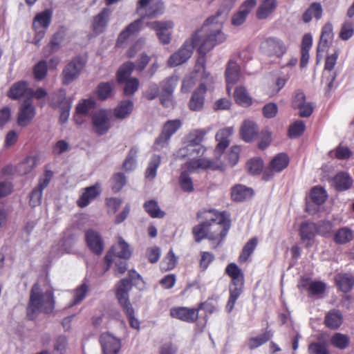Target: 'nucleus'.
<instances>
[{"mask_svg":"<svg viewBox=\"0 0 354 354\" xmlns=\"http://www.w3.org/2000/svg\"><path fill=\"white\" fill-rule=\"evenodd\" d=\"M227 14V11L219 10L214 16L209 17L201 28L196 30L190 39L185 40L178 51L170 56L168 65L174 67L186 62L191 57L194 47L198 46V52L201 55L198 63L204 66L205 55L226 39L222 29Z\"/></svg>","mask_w":354,"mask_h":354,"instance_id":"obj_1","label":"nucleus"},{"mask_svg":"<svg viewBox=\"0 0 354 354\" xmlns=\"http://www.w3.org/2000/svg\"><path fill=\"white\" fill-rule=\"evenodd\" d=\"M207 212V221L203 222L192 229V233L196 242L199 243L203 239L209 240L223 239L225 237L230 227V221L227 219L224 212H220L210 209Z\"/></svg>","mask_w":354,"mask_h":354,"instance_id":"obj_2","label":"nucleus"},{"mask_svg":"<svg viewBox=\"0 0 354 354\" xmlns=\"http://www.w3.org/2000/svg\"><path fill=\"white\" fill-rule=\"evenodd\" d=\"M141 282V275L134 270H131L128 277L121 279L116 286V297L128 317L130 326L135 329H139L140 322L134 317V310L129 299V292L132 286H138Z\"/></svg>","mask_w":354,"mask_h":354,"instance_id":"obj_3","label":"nucleus"},{"mask_svg":"<svg viewBox=\"0 0 354 354\" xmlns=\"http://www.w3.org/2000/svg\"><path fill=\"white\" fill-rule=\"evenodd\" d=\"M55 298L52 290L43 293L38 283H35L31 289L30 299L27 307V315L33 319L40 312L50 313L55 308Z\"/></svg>","mask_w":354,"mask_h":354,"instance_id":"obj_4","label":"nucleus"},{"mask_svg":"<svg viewBox=\"0 0 354 354\" xmlns=\"http://www.w3.org/2000/svg\"><path fill=\"white\" fill-rule=\"evenodd\" d=\"M131 254L132 250L130 245L120 236L118 243L111 247L104 257L106 264L105 271L110 268L112 263L114 261V258L129 259Z\"/></svg>","mask_w":354,"mask_h":354,"instance_id":"obj_5","label":"nucleus"},{"mask_svg":"<svg viewBox=\"0 0 354 354\" xmlns=\"http://www.w3.org/2000/svg\"><path fill=\"white\" fill-rule=\"evenodd\" d=\"M182 122L180 120H171L166 122L159 136L153 144L154 150H160L168 145L171 137L180 128Z\"/></svg>","mask_w":354,"mask_h":354,"instance_id":"obj_6","label":"nucleus"},{"mask_svg":"<svg viewBox=\"0 0 354 354\" xmlns=\"http://www.w3.org/2000/svg\"><path fill=\"white\" fill-rule=\"evenodd\" d=\"M84 66L85 63L80 57L68 62L61 74L62 84L68 85L77 80Z\"/></svg>","mask_w":354,"mask_h":354,"instance_id":"obj_7","label":"nucleus"},{"mask_svg":"<svg viewBox=\"0 0 354 354\" xmlns=\"http://www.w3.org/2000/svg\"><path fill=\"white\" fill-rule=\"evenodd\" d=\"M147 26L156 31L159 41L165 45L171 40L172 29L174 24L172 21H153L147 23Z\"/></svg>","mask_w":354,"mask_h":354,"instance_id":"obj_8","label":"nucleus"},{"mask_svg":"<svg viewBox=\"0 0 354 354\" xmlns=\"http://www.w3.org/2000/svg\"><path fill=\"white\" fill-rule=\"evenodd\" d=\"M262 51L268 56H282L286 51L284 43L279 39L269 37L265 39L261 45Z\"/></svg>","mask_w":354,"mask_h":354,"instance_id":"obj_9","label":"nucleus"},{"mask_svg":"<svg viewBox=\"0 0 354 354\" xmlns=\"http://www.w3.org/2000/svg\"><path fill=\"white\" fill-rule=\"evenodd\" d=\"M100 342L103 354H118L121 348L120 339L109 333L100 335Z\"/></svg>","mask_w":354,"mask_h":354,"instance_id":"obj_10","label":"nucleus"},{"mask_svg":"<svg viewBox=\"0 0 354 354\" xmlns=\"http://www.w3.org/2000/svg\"><path fill=\"white\" fill-rule=\"evenodd\" d=\"M170 315L187 323H194L198 318V309L187 307H174L170 309Z\"/></svg>","mask_w":354,"mask_h":354,"instance_id":"obj_11","label":"nucleus"},{"mask_svg":"<svg viewBox=\"0 0 354 354\" xmlns=\"http://www.w3.org/2000/svg\"><path fill=\"white\" fill-rule=\"evenodd\" d=\"M35 108L30 100H25L21 105L17 117V124L19 127H26L35 115Z\"/></svg>","mask_w":354,"mask_h":354,"instance_id":"obj_12","label":"nucleus"},{"mask_svg":"<svg viewBox=\"0 0 354 354\" xmlns=\"http://www.w3.org/2000/svg\"><path fill=\"white\" fill-rule=\"evenodd\" d=\"M95 131L99 135L106 133L111 127L109 119L105 110L96 111L92 116Z\"/></svg>","mask_w":354,"mask_h":354,"instance_id":"obj_13","label":"nucleus"},{"mask_svg":"<svg viewBox=\"0 0 354 354\" xmlns=\"http://www.w3.org/2000/svg\"><path fill=\"white\" fill-rule=\"evenodd\" d=\"M85 240L88 248L95 254L100 255L104 250V242L100 233L94 230H88L85 232Z\"/></svg>","mask_w":354,"mask_h":354,"instance_id":"obj_14","label":"nucleus"},{"mask_svg":"<svg viewBox=\"0 0 354 354\" xmlns=\"http://www.w3.org/2000/svg\"><path fill=\"white\" fill-rule=\"evenodd\" d=\"M31 93V88L29 87L28 83L26 81L21 80L12 85L7 93V96L12 100L26 97V100H29Z\"/></svg>","mask_w":354,"mask_h":354,"instance_id":"obj_15","label":"nucleus"},{"mask_svg":"<svg viewBox=\"0 0 354 354\" xmlns=\"http://www.w3.org/2000/svg\"><path fill=\"white\" fill-rule=\"evenodd\" d=\"M333 38V25L331 23H326L322 28V34L317 48V58L320 59L322 53L329 47V41Z\"/></svg>","mask_w":354,"mask_h":354,"instance_id":"obj_16","label":"nucleus"},{"mask_svg":"<svg viewBox=\"0 0 354 354\" xmlns=\"http://www.w3.org/2000/svg\"><path fill=\"white\" fill-rule=\"evenodd\" d=\"M244 280L231 281L229 287L230 297L225 306L227 313H231L234 308L236 300L243 291Z\"/></svg>","mask_w":354,"mask_h":354,"instance_id":"obj_17","label":"nucleus"},{"mask_svg":"<svg viewBox=\"0 0 354 354\" xmlns=\"http://www.w3.org/2000/svg\"><path fill=\"white\" fill-rule=\"evenodd\" d=\"M207 87L205 84H201L193 92L188 104L190 110L193 111H200L203 109L205 103V95Z\"/></svg>","mask_w":354,"mask_h":354,"instance_id":"obj_18","label":"nucleus"},{"mask_svg":"<svg viewBox=\"0 0 354 354\" xmlns=\"http://www.w3.org/2000/svg\"><path fill=\"white\" fill-rule=\"evenodd\" d=\"M110 15V9L104 8L99 14L93 17L92 28L95 34H101L105 30L109 21Z\"/></svg>","mask_w":354,"mask_h":354,"instance_id":"obj_19","label":"nucleus"},{"mask_svg":"<svg viewBox=\"0 0 354 354\" xmlns=\"http://www.w3.org/2000/svg\"><path fill=\"white\" fill-rule=\"evenodd\" d=\"M256 4V0H245L240 7L239 11L232 16V24L236 26L243 24L245 22L248 15Z\"/></svg>","mask_w":354,"mask_h":354,"instance_id":"obj_20","label":"nucleus"},{"mask_svg":"<svg viewBox=\"0 0 354 354\" xmlns=\"http://www.w3.org/2000/svg\"><path fill=\"white\" fill-rule=\"evenodd\" d=\"M225 76L227 84V90H229L230 84L233 85L239 80L241 77V68L234 60L231 59L227 62Z\"/></svg>","mask_w":354,"mask_h":354,"instance_id":"obj_21","label":"nucleus"},{"mask_svg":"<svg viewBox=\"0 0 354 354\" xmlns=\"http://www.w3.org/2000/svg\"><path fill=\"white\" fill-rule=\"evenodd\" d=\"M100 193L101 189L98 184L86 187L84 192L77 201L78 206L80 207H86L90 202L99 196Z\"/></svg>","mask_w":354,"mask_h":354,"instance_id":"obj_22","label":"nucleus"},{"mask_svg":"<svg viewBox=\"0 0 354 354\" xmlns=\"http://www.w3.org/2000/svg\"><path fill=\"white\" fill-rule=\"evenodd\" d=\"M145 17H142L129 24L119 35L118 43H122L131 35L138 33L142 27Z\"/></svg>","mask_w":354,"mask_h":354,"instance_id":"obj_23","label":"nucleus"},{"mask_svg":"<svg viewBox=\"0 0 354 354\" xmlns=\"http://www.w3.org/2000/svg\"><path fill=\"white\" fill-rule=\"evenodd\" d=\"M234 132L233 127H225L220 129L216 134V140L218 144L216 147V151L222 153L230 145L229 138Z\"/></svg>","mask_w":354,"mask_h":354,"instance_id":"obj_24","label":"nucleus"},{"mask_svg":"<svg viewBox=\"0 0 354 354\" xmlns=\"http://www.w3.org/2000/svg\"><path fill=\"white\" fill-rule=\"evenodd\" d=\"M343 323V315L340 310L333 309L328 311L324 318V324L330 329H337Z\"/></svg>","mask_w":354,"mask_h":354,"instance_id":"obj_25","label":"nucleus"},{"mask_svg":"<svg viewBox=\"0 0 354 354\" xmlns=\"http://www.w3.org/2000/svg\"><path fill=\"white\" fill-rule=\"evenodd\" d=\"M53 16V11L50 9H46L36 15L34 18L33 28H41L46 30L50 26Z\"/></svg>","mask_w":354,"mask_h":354,"instance_id":"obj_26","label":"nucleus"},{"mask_svg":"<svg viewBox=\"0 0 354 354\" xmlns=\"http://www.w3.org/2000/svg\"><path fill=\"white\" fill-rule=\"evenodd\" d=\"M354 238V232L348 227H342L335 231L333 241L336 244L345 245Z\"/></svg>","mask_w":354,"mask_h":354,"instance_id":"obj_27","label":"nucleus"},{"mask_svg":"<svg viewBox=\"0 0 354 354\" xmlns=\"http://www.w3.org/2000/svg\"><path fill=\"white\" fill-rule=\"evenodd\" d=\"M258 128L254 122L250 120L244 121L241 128V136L247 142H251L257 135Z\"/></svg>","mask_w":354,"mask_h":354,"instance_id":"obj_28","label":"nucleus"},{"mask_svg":"<svg viewBox=\"0 0 354 354\" xmlns=\"http://www.w3.org/2000/svg\"><path fill=\"white\" fill-rule=\"evenodd\" d=\"M353 184L351 176L345 172L338 173L333 179L334 187L339 192L348 189Z\"/></svg>","mask_w":354,"mask_h":354,"instance_id":"obj_29","label":"nucleus"},{"mask_svg":"<svg viewBox=\"0 0 354 354\" xmlns=\"http://www.w3.org/2000/svg\"><path fill=\"white\" fill-rule=\"evenodd\" d=\"M335 282L341 291L348 292L354 286V277L348 273L339 274L335 277Z\"/></svg>","mask_w":354,"mask_h":354,"instance_id":"obj_30","label":"nucleus"},{"mask_svg":"<svg viewBox=\"0 0 354 354\" xmlns=\"http://www.w3.org/2000/svg\"><path fill=\"white\" fill-rule=\"evenodd\" d=\"M39 158L35 156L26 157L23 161L18 164L17 170L21 175H26L30 173L38 165Z\"/></svg>","mask_w":354,"mask_h":354,"instance_id":"obj_31","label":"nucleus"},{"mask_svg":"<svg viewBox=\"0 0 354 354\" xmlns=\"http://www.w3.org/2000/svg\"><path fill=\"white\" fill-rule=\"evenodd\" d=\"M66 91L62 88L54 92L50 97V106L54 109H60L64 106L65 104H72V100L66 98Z\"/></svg>","mask_w":354,"mask_h":354,"instance_id":"obj_32","label":"nucleus"},{"mask_svg":"<svg viewBox=\"0 0 354 354\" xmlns=\"http://www.w3.org/2000/svg\"><path fill=\"white\" fill-rule=\"evenodd\" d=\"M277 7L276 0H263L257 11V17L259 19H266L270 15Z\"/></svg>","mask_w":354,"mask_h":354,"instance_id":"obj_33","label":"nucleus"},{"mask_svg":"<svg viewBox=\"0 0 354 354\" xmlns=\"http://www.w3.org/2000/svg\"><path fill=\"white\" fill-rule=\"evenodd\" d=\"M299 234L303 241H312L317 234L316 223L310 221H305L301 224Z\"/></svg>","mask_w":354,"mask_h":354,"instance_id":"obj_34","label":"nucleus"},{"mask_svg":"<svg viewBox=\"0 0 354 354\" xmlns=\"http://www.w3.org/2000/svg\"><path fill=\"white\" fill-rule=\"evenodd\" d=\"M205 151V148L203 146L189 142L187 146L180 149L179 153L182 156H189L193 158L203 156Z\"/></svg>","mask_w":354,"mask_h":354,"instance_id":"obj_35","label":"nucleus"},{"mask_svg":"<svg viewBox=\"0 0 354 354\" xmlns=\"http://www.w3.org/2000/svg\"><path fill=\"white\" fill-rule=\"evenodd\" d=\"M253 195V190L242 185L234 186L232 189L231 196L234 201H243Z\"/></svg>","mask_w":354,"mask_h":354,"instance_id":"obj_36","label":"nucleus"},{"mask_svg":"<svg viewBox=\"0 0 354 354\" xmlns=\"http://www.w3.org/2000/svg\"><path fill=\"white\" fill-rule=\"evenodd\" d=\"M322 8L319 3H313L303 15V20L305 23L311 21L313 16L316 19H320L322 16Z\"/></svg>","mask_w":354,"mask_h":354,"instance_id":"obj_37","label":"nucleus"},{"mask_svg":"<svg viewBox=\"0 0 354 354\" xmlns=\"http://www.w3.org/2000/svg\"><path fill=\"white\" fill-rule=\"evenodd\" d=\"M133 103L131 100L122 101L114 109V115L118 119L127 118L133 111Z\"/></svg>","mask_w":354,"mask_h":354,"instance_id":"obj_38","label":"nucleus"},{"mask_svg":"<svg viewBox=\"0 0 354 354\" xmlns=\"http://www.w3.org/2000/svg\"><path fill=\"white\" fill-rule=\"evenodd\" d=\"M143 207L151 218H161L165 215V212L160 209L157 201L155 200L147 201L144 203Z\"/></svg>","mask_w":354,"mask_h":354,"instance_id":"obj_39","label":"nucleus"},{"mask_svg":"<svg viewBox=\"0 0 354 354\" xmlns=\"http://www.w3.org/2000/svg\"><path fill=\"white\" fill-rule=\"evenodd\" d=\"M64 39L62 33L58 32L53 35L49 44L44 49V55L45 57L50 55L52 53L57 52L60 46L61 42Z\"/></svg>","mask_w":354,"mask_h":354,"instance_id":"obj_40","label":"nucleus"},{"mask_svg":"<svg viewBox=\"0 0 354 354\" xmlns=\"http://www.w3.org/2000/svg\"><path fill=\"white\" fill-rule=\"evenodd\" d=\"M211 165V162L205 158L194 157L186 163L187 173H192L198 169H207Z\"/></svg>","mask_w":354,"mask_h":354,"instance_id":"obj_41","label":"nucleus"},{"mask_svg":"<svg viewBox=\"0 0 354 354\" xmlns=\"http://www.w3.org/2000/svg\"><path fill=\"white\" fill-rule=\"evenodd\" d=\"M114 87L115 82L113 81L100 83L96 89L97 97L103 100H106L111 95Z\"/></svg>","mask_w":354,"mask_h":354,"instance_id":"obj_42","label":"nucleus"},{"mask_svg":"<svg viewBox=\"0 0 354 354\" xmlns=\"http://www.w3.org/2000/svg\"><path fill=\"white\" fill-rule=\"evenodd\" d=\"M289 163V158L287 154L281 153L277 155L270 162V167L277 172H280L286 169Z\"/></svg>","mask_w":354,"mask_h":354,"instance_id":"obj_43","label":"nucleus"},{"mask_svg":"<svg viewBox=\"0 0 354 354\" xmlns=\"http://www.w3.org/2000/svg\"><path fill=\"white\" fill-rule=\"evenodd\" d=\"M135 68V64L132 62H127L123 64L117 72V81L118 83H123L127 80Z\"/></svg>","mask_w":354,"mask_h":354,"instance_id":"obj_44","label":"nucleus"},{"mask_svg":"<svg viewBox=\"0 0 354 354\" xmlns=\"http://www.w3.org/2000/svg\"><path fill=\"white\" fill-rule=\"evenodd\" d=\"M330 344L337 348L344 350L350 344V338L345 334L336 333L331 337Z\"/></svg>","mask_w":354,"mask_h":354,"instance_id":"obj_45","label":"nucleus"},{"mask_svg":"<svg viewBox=\"0 0 354 354\" xmlns=\"http://www.w3.org/2000/svg\"><path fill=\"white\" fill-rule=\"evenodd\" d=\"M257 243L258 240L256 237L252 238L245 243L239 257L240 262H245L248 259L256 248Z\"/></svg>","mask_w":354,"mask_h":354,"instance_id":"obj_46","label":"nucleus"},{"mask_svg":"<svg viewBox=\"0 0 354 354\" xmlns=\"http://www.w3.org/2000/svg\"><path fill=\"white\" fill-rule=\"evenodd\" d=\"M234 97L236 102L242 106H250L252 104V98L244 87L236 88Z\"/></svg>","mask_w":354,"mask_h":354,"instance_id":"obj_47","label":"nucleus"},{"mask_svg":"<svg viewBox=\"0 0 354 354\" xmlns=\"http://www.w3.org/2000/svg\"><path fill=\"white\" fill-rule=\"evenodd\" d=\"M138 153V149L136 147H133L125 158L122 168L126 171H130L135 169L136 166V158Z\"/></svg>","mask_w":354,"mask_h":354,"instance_id":"obj_48","label":"nucleus"},{"mask_svg":"<svg viewBox=\"0 0 354 354\" xmlns=\"http://www.w3.org/2000/svg\"><path fill=\"white\" fill-rule=\"evenodd\" d=\"M272 337V333L270 330H267L263 334L257 337H251L248 340V346L251 350H253L262 344L266 343Z\"/></svg>","mask_w":354,"mask_h":354,"instance_id":"obj_49","label":"nucleus"},{"mask_svg":"<svg viewBox=\"0 0 354 354\" xmlns=\"http://www.w3.org/2000/svg\"><path fill=\"white\" fill-rule=\"evenodd\" d=\"M161 158L159 155H153L149 162L145 171V177L148 179H154L156 176L157 169L160 165Z\"/></svg>","mask_w":354,"mask_h":354,"instance_id":"obj_50","label":"nucleus"},{"mask_svg":"<svg viewBox=\"0 0 354 354\" xmlns=\"http://www.w3.org/2000/svg\"><path fill=\"white\" fill-rule=\"evenodd\" d=\"M310 198L317 205L323 204L327 199L326 191L321 187H314L310 192Z\"/></svg>","mask_w":354,"mask_h":354,"instance_id":"obj_51","label":"nucleus"},{"mask_svg":"<svg viewBox=\"0 0 354 354\" xmlns=\"http://www.w3.org/2000/svg\"><path fill=\"white\" fill-rule=\"evenodd\" d=\"M179 185L182 190L185 192L191 193L194 190L192 179L186 171L181 172L179 176Z\"/></svg>","mask_w":354,"mask_h":354,"instance_id":"obj_52","label":"nucleus"},{"mask_svg":"<svg viewBox=\"0 0 354 354\" xmlns=\"http://www.w3.org/2000/svg\"><path fill=\"white\" fill-rule=\"evenodd\" d=\"M47 73L48 66L46 60H40L34 66L33 75L37 81L43 80L46 77Z\"/></svg>","mask_w":354,"mask_h":354,"instance_id":"obj_53","label":"nucleus"},{"mask_svg":"<svg viewBox=\"0 0 354 354\" xmlns=\"http://www.w3.org/2000/svg\"><path fill=\"white\" fill-rule=\"evenodd\" d=\"M317 234L324 237H328L333 231V224L328 220H322L316 223Z\"/></svg>","mask_w":354,"mask_h":354,"instance_id":"obj_54","label":"nucleus"},{"mask_svg":"<svg viewBox=\"0 0 354 354\" xmlns=\"http://www.w3.org/2000/svg\"><path fill=\"white\" fill-rule=\"evenodd\" d=\"M178 78L176 76H171L160 83L162 92L168 95H171L178 83Z\"/></svg>","mask_w":354,"mask_h":354,"instance_id":"obj_55","label":"nucleus"},{"mask_svg":"<svg viewBox=\"0 0 354 354\" xmlns=\"http://www.w3.org/2000/svg\"><path fill=\"white\" fill-rule=\"evenodd\" d=\"M246 167L250 174H259L262 171L263 167V160L261 158L250 159L248 161Z\"/></svg>","mask_w":354,"mask_h":354,"instance_id":"obj_56","label":"nucleus"},{"mask_svg":"<svg viewBox=\"0 0 354 354\" xmlns=\"http://www.w3.org/2000/svg\"><path fill=\"white\" fill-rule=\"evenodd\" d=\"M306 129L305 123L302 120H297L290 126L288 136L291 138L299 137Z\"/></svg>","mask_w":354,"mask_h":354,"instance_id":"obj_57","label":"nucleus"},{"mask_svg":"<svg viewBox=\"0 0 354 354\" xmlns=\"http://www.w3.org/2000/svg\"><path fill=\"white\" fill-rule=\"evenodd\" d=\"M207 132L208 131L205 129L193 130L188 135V142L194 145H201V143L203 141L204 137Z\"/></svg>","mask_w":354,"mask_h":354,"instance_id":"obj_58","label":"nucleus"},{"mask_svg":"<svg viewBox=\"0 0 354 354\" xmlns=\"http://www.w3.org/2000/svg\"><path fill=\"white\" fill-rule=\"evenodd\" d=\"M111 181L113 191L118 192L126 185L127 178L124 174L119 172L113 176Z\"/></svg>","mask_w":354,"mask_h":354,"instance_id":"obj_59","label":"nucleus"},{"mask_svg":"<svg viewBox=\"0 0 354 354\" xmlns=\"http://www.w3.org/2000/svg\"><path fill=\"white\" fill-rule=\"evenodd\" d=\"M163 3L162 2H158L156 3L151 5L147 10L146 13L142 17L145 18H154L161 15L163 13Z\"/></svg>","mask_w":354,"mask_h":354,"instance_id":"obj_60","label":"nucleus"},{"mask_svg":"<svg viewBox=\"0 0 354 354\" xmlns=\"http://www.w3.org/2000/svg\"><path fill=\"white\" fill-rule=\"evenodd\" d=\"M226 273L231 277L232 281L244 280L243 274L241 269L235 263H230L225 269Z\"/></svg>","mask_w":354,"mask_h":354,"instance_id":"obj_61","label":"nucleus"},{"mask_svg":"<svg viewBox=\"0 0 354 354\" xmlns=\"http://www.w3.org/2000/svg\"><path fill=\"white\" fill-rule=\"evenodd\" d=\"M309 354H330L326 345L322 342H312L308 345Z\"/></svg>","mask_w":354,"mask_h":354,"instance_id":"obj_62","label":"nucleus"},{"mask_svg":"<svg viewBox=\"0 0 354 354\" xmlns=\"http://www.w3.org/2000/svg\"><path fill=\"white\" fill-rule=\"evenodd\" d=\"M94 102L91 100H83L76 106V114L86 115L94 106Z\"/></svg>","mask_w":354,"mask_h":354,"instance_id":"obj_63","label":"nucleus"},{"mask_svg":"<svg viewBox=\"0 0 354 354\" xmlns=\"http://www.w3.org/2000/svg\"><path fill=\"white\" fill-rule=\"evenodd\" d=\"M124 93L126 95H133L138 88L139 81L136 77L129 78L125 82Z\"/></svg>","mask_w":354,"mask_h":354,"instance_id":"obj_64","label":"nucleus"}]
</instances>
